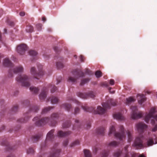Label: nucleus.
<instances>
[{"mask_svg":"<svg viewBox=\"0 0 157 157\" xmlns=\"http://www.w3.org/2000/svg\"><path fill=\"white\" fill-rule=\"evenodd\" d=\"M90 126H91L90 123H89L88 124H87V127L86 128L87 129H88L90 128Z\"/></svg>","mask_w":157,"mask_h":157,"instance_id":"nucleus-58","label":"nucleus"},{"mask_svg":"<svg viewBox=\"0 0 157 157\" xmlns=\"http://www.w3.org/2000/svg\"><path fill=\"white\" fill-rule=\"evenodd\" d=\"M95 75L97 78H99L102 76V73L100 71H97L95 73Z\"/></svg>","mask_w":157,"mask_h":157,"instance_id":"nucleus-44","label":"nucleus"},{"mask_svg":"<svg viewBox=\"0 0 157 157\" xmlns=\"http://www.w3.org/2000/svg\"><path fill=\"white\" fill-rule=\"evenodd\" d=\"M29 54L31 56L33 57H35L37 53L36 51L34 50H30L29 52Z\"/></svg>","mask_w":157,"mask_h":157,"instance_id":"nucleus-36","label":"nucleus"},{"mask_svg":"<svg viewBox=\"0 0 157 157\" xmlns=\"http://www.w3.org/2000/svg\"><path fill=\"white\" fill-rule=\"evenodd\" d=\"M113 116L114 118L119 121L123 120L124 119V117L120 113L114 114Z\"/></svg>","mask_w":157,"mask_h":157,"instance_id":"nucleus-20","label":"nucleus"},{"mask_svg":"<svg viewBox=\"0 0 157 157\" xmlns=\"http://www.w3.org/2000/svg\"><path fill=\"white\" fill-rule=\"evenodd\" d=\"M56 66L59 69L62 68L63 67V63L60 62H57L56 63Z\"/></svg>","mask_w":157,"mask_h":157,"instance_id":"nucleus-45","label":"nucleus"},{"mask_svg":"<svg viewBox=\"0 0 157 157\" xmlns=\"http://www.w3.org/2000/svg\"><path fill=\"white\" fill-rule=\"evenodd\" d=\"M80 143V142L79 140H77L71 144V147H74L77 145H79Z\"/></svg>","mask_w":157,"mask_h":157,"instance_id":"nucleus-42","label":"nucleus"},{"mask_svg":"<svg viewBox=\"0 0 157 157\" xmlns=\"http://www.w3.org/2000/svg\"><path fill=\"white\" fill-rule=\"evenodd\" d=\"M136 127L138 131L141 133L147 128V125L144 123L140 122L137 124Z\"/></svg>","mask_w":157,"mask_h":157,"instance_id":"nucleus-12","label":"nucleus"},{"mask_svg":"<svg viewBox=\"0 0 157 157\" xmlns=\"http://www.w3.org/2000/svg\"><path fill=\"white\" fill-rule=\"evenodd\" d=\"M90 80V79L88 78L82 80L80 83V85L82 86L84 85L85 84L88 82Z\"/></svg>","mask_w":157,"mask_h":157,"instance_id":"nucleus-37","label":"nucleus"},{"mask_svg":"<svg viewBox=\"0 0 157 157\" xmlns=\"http://www.w3.org/2000/svg\"><path fill=\"white\" fill-rule=\"evenodd\" d=\"M128 146L126 145L124 148V150L125 151V155L124 157H128Z\"/></svg>","mask_w":157,"mask_h":157,"instance_id":"nucleus-41","label":"nucleus"},{"mask_svg":"<svg viewBox=\"0 0 157 157\" xmlns=\"http://www.w3.org/2000/svg\"><path fill=\"white\" fill-rule=\"evenodd\" d=\"M137 155L136 154V153H133L132 154L131 157H136Z\"/></svg>","mask_w":157,"mask_h":157,"instance_id":"nucleus-59","label":"nucleus"},{"mask_svg":"<svg viewBox=\"0 0 157 157\" xmlns=\"http://www.w3.org/2000/svg\"><path fill=\"white\" fill-rule=\"evenodd\" d=\"M39 107L37 105H35L30 107V111L33 112H37L39 109Z\"/></svg>","mask_w":157,"mask_h":157,"instance_id":"nucleus-29","label":"nucleus"},{"mask_svg":"<svg viewBox=\"0 0 157 157\" xmlns=\"http://www.w3.org/2000/svg\"><path fill=\"white\" fill-rule=\"evenodd\" d=\"M85 157H91V154L89 151L85 149L84 150Z\"/></svg>","mask_w":157,"mask_h":157,"instance_id":"nucleus-35","label":"nucleus"},{"mask_svg":"<svg viewBox=\"0 0 157 157\" xmlns=\"http://www.w3.org/2000/svg\"><path fill=\"white\" fill-rule=\"evenodd\" d=\"M75 124L73 126V128L74 129H75L76 128V125L77 126V128H78L80 127V123L77 120H75Z\"/></svg>","mask_w":157,"mask_h":157,"instance_id":"nucleus-43","label":"nucleus"},{"mask_svg":"<svg viewBox=\"0 0 157 157\" xmlns=\"http://www.w3.org/2000/svg\"><path fill=\"white\" fill-rule=\"evenodd\" d=\"M25 117L24 118H21L19 119L18 121L20 122L21 123H25L27 121L30 117V114L29 113H27L24 114Z\"/></svg>","mask_w":157,"mask_h":157,"instance_id":"nucleus-17","label":"nucleus"},{"mask_svg":"<svg viewBox=\"0 0 157 157\" xmlns=\"http://www.w3.org/2000/svg\"><path fill=\"white\" fill-rule=\"evenodd\" d=\"M54 131L55 130L54 129H52L48 133L45 140L46 142L48 140L52 141L53 140L55 137V136L53 134Z\"/></svg>","mask_w":157,"mask_h":157,"instance_id":"nucleus-14","label":"nucleus"},{"mask_svg":"<svg viewBox=\"0 0 157 157\" xmlns=\"http://www.w3.org/2000/svg\"><path fill=\"white\" fill-rule=\"evenodd\" d=\"M118 144V143L115 141H113L110 142L109 144V146L115 147L117 146Z\"/></svg>","mask_w":157,"mask_h":157,"instance_id":"nucleus-38","label":"nucleus"},{"mask_svg":"<svg viewBox=\"0 0 157 157\" xmlns=\"http://www.w3.org/2000/svg\"><path fill=\"white\" fill-rule=\"evenodd\" d=\"M77 95L78 97L83 99L87 98L88 97L93 98L95 97L94 94L92 91L87 93H78L77 94Z\"/></svg>","mask_w":157,"mask_h":157,"instance_id":"nucleus-11","label":"nucleus"},{"mask_svg":"<svg viewBox=\"0 0 157 157\" xmlns=\"http://www.w3.org/2000/svg\"><path fill=\"white\" fill-rule=\"evenodd\" d=\"M30 78L26 75H23L18 76L16 78V80L21 83L22 86L26 87H29L30 85Z\"/></svg>","mask_w":157,"mask_h":157,"instance_id":"nucleus-4","label":"nucleus"},{"mask_svg":"<svg viewBox=\"0 0 157 157\" xmlns=\"http://www.w3.org/2000/svg\"><path fill=\"white\" fill-rule=\"evenodd\" d=\"M71 133L70 131L63 132L62 131H59L57 133V135L59 137H63L68 136Z\"/></svg>","mask_w":157,"mask_h":157,"instance_id":"nucleus-16","label":"nucleus"},{"mask_svg":"<svg viewBox=\"0 0 157 157\" xmlns=\"http://www.w3.org/2000/svg\"><path fill=\"white\" fill-rule=\"evenodd\" d=\"M98 150V148L97 147H95L94 149L93 150V151L95 153H96L97 151Z\"/></svg>","mask_w":157,"mask_h":157,"instance_id":"nucleus-62","label":"nucleus"},{"mask_svg":"<svg viewBox=\"0 0 157 157\" xmlns=\"http://www.w3.org/2000/svg\"><path fill=\"white\" fill-rule=\"evenodd\" d=\"M120 130L121 132H115V128L113 126H111L109 128V135L111 134L114 133L115 137L118 139L120 140H123V139L125 138V135L124 132V128L123 126H120Z\"/></svg>","mask_w":157,"mask_h":157,"instance_id":"nucleus-3","label":"nucleus"},{"mask_svg":"<svg viewBox=\"0 0 157 157\" xmlns=\"http://www.w3.org/2000/svg\"><path fill=\"white\" fill-rule=\"evenodd\" d=\"M154 142L152 138H149L147 142V145L148 147L151 146L154 144Z\"/></svg>","mask_w":157,"mask_h":157,"instance_id":"nucleus-32","label":"nucleus"},{"mask_svg":"<svg viewBox=\"0 0 157 157\" xmlns=\"http://www.w3.org/2000/svg\"><path fill=\"white\" fill-rule=\"evenodd\" d=\"M53 107H52L48 106V107H46L44 108L42 110L41 112V113L42 114H45L47 113L51 109H53Z\"/></svg>","mask_w":157,"mask_h":157,"instance_id":"nucleus-25","label":"nucleus"},{"mask_svg":"<svg viewBox=\"0 0 157 157\" xmlns=\"http://www.w3.org/2000/svg\"><path fill=\"white\" fill-rule=\"evenodd\" d=\"M143 136H140V137H137L135 141L133 146H134L137 149L141 148L143 147L142 138Z\"/></svg>","mask_w":157,"mask_h":157,"instance_id":"nucleus-10","label":"nucleus"},{"mask_svg":"<svg viewBox=\"0 0 157 157\" xmlns=\"http://www.w3.org/2000/svg\"><path fill=\"white\" fill-rule=\"evenodd\" d=\"M109 154V151H104L102 153V155L103 157H107Z\"/></svg>","mask_w":157,"mask_h":157,"instance_id":"nucleus-50","label":"nucleus"},{"mask_svg":"<svg viewBox=\"0 0 157 157\" xmlns=\"http://www.w3.org/2000/svg\"><path fill=\"white\" fill-rule=\"evenodd\" d=\"M82 107L84 111L86 112H91L93 111H95L94 110V109L92 107H89L87 106L86 105L85 106H83L82 105Z\"/></svg>","mask_w":157,"mask_h":157,"instance_id":"nucleus-22","label":"nucleus"},{"mask_svg":"<svg viewBox=\"0 0 157 157\" xmlns=\"http://www.w3.org/2000/svg\"><path fill=\"white\" fill-rule=\"evenodd\" d=\"M30 91L34 94H37L39 89L37 87L31 86L30 88Z\"/></svg>","mask_w":157,"mask_h":157,"instance_id":"nucleus-26","label":"nucleus"},{"mask_svg":"<svg viewBox=\"0 0 157 157\" xmlns=\"http://www.w3.org/2000/svg\"><path fill=\"white\" fill-rule=\"evenodd\" d=\"M131 109L132 110V113L131 114V117L133 119H137L143 116V113L142 112H139L137 113L136 111L137 110V107L136 106H132Z\"/></svg>","mask_w":157,"mask_h":157,"instance_id":"nucleus-7","label":"nucleus"},{"mask_svg":"<svg viewBox=\"0 0 157 157\" xmlns=\"http://www.w3.org/2000/svg\"><path fill=\"white\" fill-rule=\"evenodd\" d=\"M42 134L41 133L38 134L34 136L33 137L32 140L33 142H36L42 136Z\"/></svg>","mask_w":157,"mask_h":157,"instance_id":"nucleus-23","label":"nucleus"},{"mask_svg":"<svg viewBox=\"0 0 157 157\" xmlns=\"http://www.w3.org/2000/svg\"><path fill=\"white\" fill-rule=\"evenodd\" d=\"M102 105L103 108L100 106H98L96 110L95 111V113L102 114L105 112L106 109L110 108L111 105L115 106L116 103L113 100L110 99L106 102L102 103Z\"/></svg>","mask_w":157,"mask_h":157,"instance_id":"nucleus-2","label":"nucleus"},{"mask_svg":"<svg viewBox=\"0 0 157 157\" xmlns=\"http://www.w3.org/2000/svg\"><path fill=\"white\" fill-rule=\"evenodd\" d=\"M105 129L104 128L102 127L98 128L97 130V132L98 134L103 135L105 132Z\"/></svg>","mask_w":157,"mask_h":157,"instance_id":"nucleus-27","label":"nucleus"},{"mask_svg":"<svg viewBox=\"0 0 157 157\" xmlns=\"http://www.w3.org/2000/svg\"><path fill=\"white\" fill-rule=\"evenodd\" d=\"M68 143V140H66L64 141L63 143V145L64 146H66L67 145Z\"/></svg>","mask_w":157,"mask_h":157,"instance_id":"nucleus-54","label":"nucleus"},{"mask_svg":"<svg viewBox=\"0 0 157 157\" xmlns=\"http://www.w3.org/2000/svg\"><path fill=\"white\" fill-rule=\"evenodd\" d=\"M42 20L44 22L46 20V18L45 17H42Z\"/></svg>","mask_w":157,"mask_h":157,"instance_id":"nucleus-64","label":"nucleus"},{"mask_svg":"<svg viewBox=\"0 0 157 157\" xmlns=\"http://www.w3.org/2000/svg\"><path fill=\"white\" fill-rule=\"evenodd\" d=\"M18 109V106L17 105L14 106L12 109V111L13 112H17Z\"/></svg>","mask_w":157,"mask_h":157,"instance_id":"nucleus-49","label":"nucleus"},{"mask_svg":"<svg viewBox=\"0 0 157 157\" xmlns=\"http://www.w3.org/2000/svg\"><path fill=\"white\" fill-rule=\"evenodd\" d=\"M110 84L111 85H113L114 84V80L113 79H111L110 80Z\"/></svg>","mask_w":157,"mask_h":157,"instance_id":"nucleus-56","label":"nucleus"},{"mask_svg":"<svg viewBox=\"0 0 157 157\" xmlns=\"http://www.w3.org/2000/svg\"><path fill=\"white\" fill-rule=\"evenodd\" d=\"M19 14L21 16H23L25 15V13L24 12H21Z\"/></svg>","mask_w":157,"mask_h":157,"instance_id":"nucleus-57","label":"nucleus"},{"mask_svg":"<svg viewBox=\"0 0 157 157\" xmlns=\"http://www.w3.org/2000/svg\"><path fill=\"white\" fill-rule=\"evenodd\" d=\"M54 50L56 52H57L58 50V47H55L54 48Z\"/></svg>","mask_w":157,"mask_h":157,"instance_id":"nucleus-63","label":"nucleus"},{"mask_svg":"<svg viewBox=\"0 0 157 157\" xmlns=\"http://www.w3.org/2000/svg\"><path fill=\"white\" fill-rule=\"evenodd\" d=\"M126 104L128 105L132 102L134 101H135V99L131 97L126 98Z\"/></svg>","mask_w":157,"mask_h":157,"instance_id":"nucleus-33","label":"nucleus"},{"mask_svg":"<svg viewBox=\"0 0 157 157\" xmlns=\"http://www.w3.org/2000/svg\"><path fill=\"white\" fill-rule=\"evenodd\" d=\"M138 102L141 104L145 101L146 100V98L145 95L143 94H139L137 95Z\"/></svg>","mask_w":157,"mask_h":157,"instance_id":"nucleus-18","label":"nucleus"},{"mask_svg":"<svg viewBox=\"0 0 157 157\" xmlns=\"http://www.w3.org/2000/svg\"><path fill=\"white\" fill-rule=\"evenodd\" d=\"M69 100H71L73 102L76 103L77 104H79V102L76 99H75L73 98H71L68 99Z\"/></svg>","mask_w":157,"mask_h":157,"instance_id":"nucleus-51","label":"nucleus"},{"mask_svg":"<svg viewBox=\"0 0 157 157\" xmlns=\"http://www.w3.org/2000/svg\"><path fill=\"white\" fill-rule=\"evenodd\" d=\"M80 59L81 61V62H84V59H85V58L83 56L81 55L79 56Z\"/></svg>","mask_w":157,"mask_h":157,"instance_id":"nucleus-55","label":"nucleus"},{"mask_svg":"<svg viewBox=\"0 0 157 157\" xmlns=\"http://www.w3.org/2000/svg\"><path fill=\"white\" fill-rule=\"evenodd\" d=\"M49 87L51 88V92L53 93L57 90V87L54 85L52 84L49 85Z\"/></svg>","mask_w":157,"mask_h":157,"instance_id":"nucleus-34","label":"nucleus"},{"mask_svg":"<svg viewBox=\"0 0 157 157\" xmlns=\"http://www.w3.org/2000/svg\"><path fill=\"white\" fill-rule=\"evenodd\" d=\"M48 90L46 87H44L43 89L39 95V97L41 100H44L46 98Z\"/></svg>","mask_w":157,"mask_h":157,"instance_id":"nucleus-13","label":"nucleus"},{"mask_svg":"<svg viewBox=\"0 0 157 157\" xmlns=\"http://www.w3.org/2000/svg\"><path fill=\"white\" fill-rule=\"evenodd\" d=\"M72 74L74 77L70 76L68 78V81L72 83L76 82L77 80L80 77L84 76V73L80 70L75 69L72 72Z\"/></svg>","mask_w":157,"mask_h":157,"instance_id":"nucleus-5","label":"nucleus"},{"mask_svg":"<svg viewBox=\"0 0 157 157\" xmlns=\"http://www.w3.org/2000/svg\"><path fill=\"white\" fill-rule=\"evenodd\" d=\"M80 109L78 108H76L75 110L74 114H76L79 112Z\"/></svg>","mask_w":157,"mask_h":157,"instance_id":"nucleus-52","label":"nucleus"},{"mask_svg":"<svg viewBox=\"0 0 157 157\" xmlns=\"http://www.w3.org/2000/svg\"><path fill=\"white\" fill-rule=\"evenodd\" d=\"M51 102L52 104H56L59 101V99L57 98L55 96H52L51 98Z\"/></svg>","mask_w":157,"mask_h":157,"instance_id":"nucleus-30","label":"nucleus"},{"mask_svg":"<svg viewBox=\"0 0 157 157\" xmlns=\"http://www.w3.org/2000/svg\"><path fill=\"white\" fill-rule=\"evenodd\" d=\"M1 145L2 146H5L7 148L8 150L14 149V148H12V147H10L6 141H4L3 142H2Z\"/></svg>","mask_w":157,"mask_h":157,"instance_id":"nucleus-24","label":"nucleus"},{"mask_svg":"<svg viewBox=\"0 0 157 157\" xmlns=\"http://www.w3.org/2000/svg\"><path fill=\"white\" fill-rule=\"evenodd\" d=\"M27 49V45L24 44H21L18 45L17 48V51L20 55L25 54V52Z\"/></svg>","mask_w":157,"mask_h":157,"instance_id":"nucleus-9","label":"nucleus"},{"mask_svg":"<svg viewBox=\"0 0 157 157\" xmlns=\"http://www.w3.org/2000/svg\"><path fill=\"white\" fill-rule=\"evenodd\" d=\"M9 25L11 26H13L14 25V23L13 22H10L9 23Z\"/></svg>","mask_w":157,"mask_h":157,"instance_id":"nucleus-60","label":"nucleus"},{"mask_svg":"<svg viewBox=\"0 0 157 157\" xmlns=\"http://www.w3.org/2000/svg\"><path fill=\"white\" fill-rule=\"evenodd\" d=\"M85 73L86 74H87L90 75H93L94 74V73L88 69H86Z\"/></svg>","mask_w":157,"mask_h":157,"instance_id":"nucleus-46","label":"nucleus"},{"mask_svg":"<svg viewBox=\"0 0 157 157\" xmlns=\"http://www.w3.org/2000/svg\"><path fill=\"white\" fill-rule=\"evenodd\" d=\"M61 108L65 109L66 110L68 111L71 108V104L65 103L61 105Z\"/></svg>","mask_w":157,"mask_h":157,"instance_id":"nucleus-21","label":"nucleus"},{"mask_svg":"<svg viewBox=\"0 0 157 157\" xmlns=\"http://www.w3.org/2000/svg\"><path fill=\"white\" fill-rule=\"evenodd\" d=\"M102 85L107 86H108V84L106 82H105L102 83Z\"/></svg>","mask_w":157,"mask_h":157,"instance_id":"nucleus-61","label":"nucleus"},{"mask_svg":"<svg viewBox=\"0 0 157 157\" xmlns=\"http://www.w3.org/2000/svg\"><path fill=\"white\" fill-rule=\"evenodd\" d=\"M127 133L128 134V141L129 142H130L132 140V134L130 132L128 131H127Z\"/></svg>","mask_w":157,"mask_h":157,"instance_id":"nucleus-40","label":"nucleus"},{"mask_svg":"<svg viewBox=\"0 0 157 157\" xmlns=\"http://www.w3.org/2000/svg\"><path fill=\"white\" fill-rule=\"evenodd\" d=\"M24 71V68L21 65H19L16 66L13 68V69H11L9 71V75L10 77H12V72L15 74H17L18 73L22 72Z\"/></svg>","mask_w":157,"mask_h":157,"instance_id":"nucleus-8","label":"nucleus"},{"mask_svg":"<svg viewBox=\"0 0 157 157\" xmlns=\"http://www.w3.org/2000/svg\"><path fill=\"white\" fill-rule=\"evenodd\" d=\"M42 26V25L41 24H37L36 25V27L37 29L38 30L40 31L41 30V27Z\"/></svg>","mask_w":157,"mask_h":157,"instance_id":"nucleus-48","label":"nucleus"},{"mask_svg":"<svg viewBox=\"0 0 157 157\" xmlns=\"http://www.w3.org/2000/svg\"><path fill=\"white\" fill-rule=\"evenodd\" d=\"M71 125V122L70 121H67L65 122L63 124V128H68Z\"/></svg>","mask_w":157,"mask_h":157,"instance_id":"nucleus-39","label":"nucleus"},{"mask_svg":"<svg viewBox=\"0 0 157 157\" xmlns=\"http://www.w3.org/2000/svg\"><path fill=\"white\" fill-rule=\"evenodd\" d=\"M56 145L53 147L52 150L53 153L50 154L49 157H56L61 152V150L60 149H56Z\"/></svg>","mask_w":157,"mask_h":157,"instance_id":"nucleus-15","label":"nucleus"},{"mask_svg":"<svg viewBox=\"0 0 157 157\" xmlns=\"http://www.w3.org/2000/svg\"><path fill=\"white\" fill-rule=\"evenodd\" d=\"M122 153V151L119 150L113 153V155L114 157H119Z\"/></svg>","mask_w":157,"mask_h":157,"instance_id":"nucleus-31","label":"nucleus"},{"mask_svg":"<svg viewBox=\"0 0 157 157\" xmlns=\"http://www.w3.org/2000/svg\"><path fill=\"white\" fill-rule=\"evenodd\" d=\"M3 64L6 67H12L13 66V64L7 58H6L4 59Z\"/></svg>","mask_w":157,"mask_h":157,"instance_id":"nucleus-19","label":"nucleus"},{"mask_svg":"<svg viewBox=\"0 0 157 157\" xmlns=\"http://www.w3.org/2000/svg\"><path fill=\"white\" fill-rule=\"evenodd\" d=\"M59 116L58 113H53L51 115L50 118L47 117L41 118L40 117H36L33 119V121H35V124L38 126H40L48 123L51 126H55L57 123Z\"/></svg>","mask_w":157,"mask_h":157,"instance_id":"nucleus-1","label":"nucleus"},{"mask_svg":"<svg viewBox=\"0 0 157 157\" xmlns=\"http://www.w3.org/2000/svg\"><path fill=\"white\" fill-rule=\"evenodd\" d=\"M39 72H37L35 68L32 67L31 68L30 71L31 74L33 75L34 78L38 79V77L44 75V72L42 70V66L40 64L38 65Z\"/></svg>","mask_w":157,"mask_h":157,"instance_id":"nucleus-6","label":"nucleus"},{"mask_svg":"<svg viewBox=\"0 0 157 157\" xmlns=\"http://www.w3.org/2000/svg\"><path fill=\"white\" fill-rule=\"evenodd\" d=\"M23 104L26 105H29V101L28 100H25L24 101Z\"/></svg>","mask_w":157,"mask_h":157,"instance_id":"nucleus-53","label":"nucleus"},{"mask_svg":"<svg viewBox=\"0 0 157 157\" xmlns=\"http://www.w3.org/2000/svg\"><path fill=\"white\" fill-rule=\"evenodd\" d=\"M33 27L31 25L29 24L26 26V31L27 32L31 33L33 31Z\"/></svg>","mask_w":157,"mask_h":157,"instance_id":"nucleus-28","label":"nucleus"},{"mask_svg":"<svg viewBox=\"0 0 157 157\" xmlns=\"http://www.w3.org/2000/svg\"><path fill=\"white\" fill-rule=\"evenodd\" d=\"M34 149L32 148H29L27 150V154H33L34 153Z\"/></svg>","mask_w":157,"mask_h":157,"instance_id":"nucleus-47","label":"nucleus"}]
</instances>
